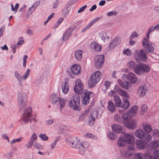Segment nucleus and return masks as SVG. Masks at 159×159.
<instances>
[{
  "mask_svg": "<svg viewBox=\"0 0 159 159\" xmlns=\"http://www.w3.org/2000/svg\"><path fill=\"white\" fill-rule=\"evenodd\" d=\"M148 141L147 140H137L135 142L136 148L139 149L146 148L148 146Z\"/></svg>",
  "mask_w": 159,
  "mask_h": 159,
  "instance_id": "9d476101",
  "label": "nucleus"
},
{
  "mask_svg": "<svg viewBox=\"0 0 159 159\" xmlns=\"http://www.w3.org/2000/svg\"><path fill=\"white\" fill-rule=\"evenodd\" d=\"M153 136L155 137H159V130L157 129H154L152 131Z\"/></svg>",
  "mask_w": 159,
  "mask_h": 159,
  "instance_id": "3c124183",
  "label": "nucleus"
},
{
  "mask_svg": "<svg viewBox=\"0 0 159 159\" xmlns=\"http://www.w3.org/2000/svg\"><path fill=\"white\" fill-rule=\"evenodd\" d=\"M30 69H27L26 72L25 73L24 76H23V79L24 80H25L27 78L29 75L30 74Z\"/></svg>",
  "mask_w": 159,
  "mask_h": 159,
  "instance_id": "5fc2aeb1",
  "label": "nucleus"
},
{
  "mask_svg": "<svg viewBox=\"0 0 159 159\" xmlns=\"http://www.w3.org/2000/svg\"><path fill=\"white\" fill-rule=\"evenodd\" d=\"M21 140V138H20L18 139H13L12 141L11 142V144H12V143H15L16 142H19Z\"/></svg>",
  "mask_w": 159,
  "mask_h": 159,
  "instance_id": "0e129e2a",
  "label": "nucleus"
},
{
  "mask_svg": "<svg viewBox=\"0 0 159 159\" xmlns=\"http://www.w3.org/2000/svg\"><path fill=\"white\" fill-rule=\"evenodd\" d=\"M52 99L53 100L52 101V102L53 103H56L57 101L59 100V97L58 98L57 96L55 93L52 94Z\"/></svg>",
  "mask_w": 159,
  "mask_h": 159,
  "instance_id": "49530a36",
  "label": "nucleus"
},
{
  "mask_svg": "<svg viewBox=\"0 0 159 159\" xmlns=\"http://www.w3.org/2000/svg\"><path fill=\"white\" fill-rule=\"evenodd\" d=\"M126 77L127 80L130 81L132 84L135 83L137 79L136 75L132 72L126 75Z\"/></svg>",
  "mask_w": 159,
  "mask_h": 159,
  "instance_id": "aec40b11",
  "label": "nucleus"
},
{
  "mask_svg": "<svg viewBox=\"0 0 159 159\" xmlns=\"http://www.w3.org/2000/svg\"><path fill=\"white\" fill-rule=\"evenodd\" d=\"M27 96L24 93H20L17 96V101L20 110H24L26 105Z\"/></svg>",
  "mask_w": 159,
  "mask_h": 159,
  "instance_id": "39448f33",
  "label": "nucleus"
},
{
  "mask_svg": "<svg viewBox=\"0 0 159 159\" xmlns=\"http://www.w3.org/2000/svg\"><path fill=\"white\" fill-rule=\"evenodd\" d=\"M148 90L146 86L144 85L140 86L138 90L139 93H140L141 96H143L148 92Z\"/></svg>",
  "mask_w": 159,
  "mask_h": 159,
  "instance_id": "5701e85b",
  "label": "nucleus"
},
{
  "mask_svg": "<svg viewBox=\"0 0 159 159\" xmlns=\"http://www.w3.org/2000/svg\"><path fill=\"white\" fill-rule=\"evenodd\" d=\"M39 136L42 140L43 141H47L48 139V137L45 134H40L39 135Z\"/></svg>",
  "mask_w": 159,
  "mask_h": 159,
  "instance_id": "37998d69",
  "label": "nucleus"
},
{
  "mask_svg": "<svg viewBox=\"0 0 159 159\" xmlns=\"http://www.w3.org/2000/svg\"><path fill=\"white\" fill-rule=\"evenodd\" d=\"M91 26L90 24H89L87 25H86L85 27H84L81 30V32H84L85 31H86L87 30L89 29Z\"/></svg>",
  "mask_w": 159,
  "mask_h": 159,
  "instance_id": "4d7b16f0",
  "label": "nucleus"
},
{
  "mask_svg": "<svg viewBox=\"0 0 159 159\" xmlns=\"http://www.w3.org/2000/svg\"><path fill=\"white\" fill-rule=\"evenodd\" d=\"M11 48H12V51H13L14 54L16 52V48H18L17 45L16 44L11 46Z\"/></svg>",
  "mask_w": 159,
  "mask_h": 159,
  "instance_id": "69168bd1",
  "label": "nucleus"
},
{
  "mask_svg": "<svg viewBox=\"0 0 159 159\" xmlns=\"http://www.w3.org/2000/svg\"><path fill=\"white\" fill-rule=\"evenodd\" d=\"M137 64L133 61H131L127 63V66L129 67V69H132L133 68L134 69V68L137 65Z\"/></svg>",
  "mask_w": 159,
  "mask_h": 159,
  "instance_id": "58836bf2",
  "label": "nucleus"
},
{
  "mask_svg": "<svg viewBox=\"0 0 159 159\" xmlns=\"http://www.w3.org/2000/svg\"><path fill=\"white\" fill-rule=\"evenodd\" d=\"M148 146L151 149H154L159 146V140H155L149 143Z\"/></svg>",
  "mask_w": 159,
  "mask_h": 159,
  "instance_id": "c756f323",
  "label": "nucleus"
},
{
  "mask_svg": "<svg viewBox=\"0 0 159 159\" xmlns=\"http://www.w3.org/2000/svg\"><path fill=\"white\" fill-rule=\"evenodd\" d=\"M123 136L119 138L118 141V145L119 147L125 146L127 144L130 146L134 144V139L131 134L126 133H123Z\"/></svg>",
  "mask_w": 159,
  "mask_h": 159,
  "instance_id": "f257e3e1",
  "label": "nucleus"
},
{
  "mask_svg": "<svg viewBox=\"0 0 159 159\" xmlns=\"http://www.w3.org/2000/svg\"><path fill=\"white\" fill-rule=\"evenodd\" d=\"M116 93L117 92L116 91H114L113 90H111L108 93V94L110 97H113L114 95L115 96V94H116Z\"/></svg>",
  "mask_w": 159,
  "mask_h": 159,
  "instance_id": "774afa93",
  "label": "nucleus"
},
{
  "mask_svg": "<svg viewBox=\"0 0 159 159\" xmlns=\"http://www.w3.org/2000/svg\"><path fill=\"white\" fill-rule=\"evenodd\" d=\"M61 89L63 93L64 94H66L69 89V84L68 82H65L62 83Z\"/></svg>",
  "mask_w": 159,
  "mask_h": 159,
  "instance_id": "bb28decb",
  "label": "nucleus"
},
{
  "mask_svg": "<svg viewBox=\"0 0 159 159\" xmlns=\"http://www.w3.org/2000/svg\"><path fill=\"white\" fill-rule=\"evenodd\" d=\"M73 30L72 28H70L66 30L62 37L63 40L66 41L67 39L68 36L71 34Z\"/></svg>",
  "mask_w": 159,
  "mask_h": 159,
  "instance_id": "c85d7f7f",
  "label": "nucleus"
},
{
  "mask_svg": "<svg viewBox=\"0 0 159 159\" xmlns=\"http://www.w3.org/2000/svg\"><path fill=\"white\" fill-rule=\"evenodd\" d=\"M71 71L74 75H77L80 73V66L76 64H74L70 67Z\"/></svg>",
  "mask_w": 159,
  "mask_h": 159,
  "instance_id": "412c9836",
  "label": "nucleus"
},
{
  "mask_svg": "<svg viewBox=\"0 0 159 159\" xmlns=\"http://www.w3.org/2000/svg\"><path fill=\"white\" fill-rule=\"evenodd\" d=\"M66 100L61 98L59 97V104L60 105V110H62L65 106Z\"/></svg>",
  "mask_w": 159,
  "mask_h": 159,
  "instance_id": "f704fd0d",
  "label": "nucleus"
},
{
  "mask_svg": "<svg viewBox=\"0 0 159 159\" xmlns=\"http://www.w3.org/2000/svg\"><path fill=\"white\" fill-rule=\"evenodd\" d=\"M95 119L93 118L90 117L89 120V123L90 126H92L95 123Z\"/></svg>",
  "mask_w": 159,
  "mask_h": 159,
  "instance_id": "8fccbe9b",
  "label": "nucleus"
},
{
  "mask_svg": "<svg viewBox=\"0 0 159 159\" xmlns=\"http://www.w3.org/2000/svg\"><path fill=\"white\" fill-rule=\"evenodd\" d=\"M113 131L116 133H122L123 129L122 127L119 125L113 124L111 126Z\"/></svg>",
  "mask_w": 159,
  "mask_h": 159,
  "instance_id": "4be33fe9",
  "label": "nucleus"
},
{
  "mask_svg": "<svg viewBox=\"0 0 159 159\" xmlns=\"http://www.w3.org/2000/svg\"><path fill=\"white\" fill-rule=\"evenodd\" d=\"M124 125L129 129H133L136 128L137 125V120L134 119L131 121H125Z\"/></svg>",
  "mask_w": 159,
  "mask_h": 159,
  "instance_id": "f3484780",
  "label": "nucleus"
},
{
  "mask_svg": "<svg viewBox=\"0 0 159 159\" xmlns=\"http://www.w3.org/2000/svg\"><path fill=\"white\" fill-rule=\"evenodd\" d=\"M91 48L97 52L100 51L102 48L100 44L96 43H92Z\"/></svg>",
  "mask_w": 159,
  "mask_h": 159,
  "instance_id": "2f4dec72",
  "label": "nucleus"
},
{
  "mask_svg": "<svg viewBox=\"0 0 159 159\" xmlns=\"http://www.w3.org/2000/svg\"><path fill=\"white\" fill-rule=\"evenodd\" d=\"M123 53L126 54L127 56H130L131 54V52L129 48H127L124 50L123 52Z\"/></svg>",
  "mask_w": 159,
  "mask_h": 159,
  "instance_id": "13d9d810",
  "label": "nucleus"
},
{
  "mask_svg": "<svg viewBox=\"0 0 159 159\" xmlns=\"http://www.w3.org/2000/svg\"><path fill=\"white\" fill-rule=\"evenodd\" d=\"M115 105L113 102L111 101H109L108 102L107 108L108 110L114 113L116 111Z\"/></svg>",
  "mask_w": 159,
  "mask_h": 159,
  "instance_id": "cd10ccee",
  "label": "nucleus"
},
{
  "mask_svg": "<svg viewBox=\"0 0 159 159\" xmlns=\"http://www.w3.org/2000/svg\"><path fill=\"white\" fill-rule=\"evenodd\" d=\"M83 51L82 50H78L76 51L75 53V58L78 60H80L82 58V54Z\"/></svg>",
  "mask_w": 159,
  "mask_h": 159,
  "instance_id": "72a5a7b5",
  "label": "nucleus"
},
{
  "mask_svg": "<svg viewBox=\"0 0 159 159\" xmlns=\"http://www.w3.org/2000/svg\"><path fill=\"white\" fill-rule=\"evenodd\" d=\"M15 75L18 81H21L22 79H23V76L20 75L17 71H15Z\"/></svg>",
  "mask_w": 159,
  "mask_h": 159,
  "instance_id": "c03bdc74",
  "label": "nucleus"
},
{
  "mask_svg": "<svg viewBox=\"0 0 159 159\" xmlns=\"http://www.w3.org/2000/svg\"><path fill=\"white\" fill-rule=\"evenodd\" d=\"M33 143H34L30 141L27 144L25 145V146L28 149L30 148L31 147L32 145L33 144Z\"/></svg>",
  "mask_w": 159,
  "mask_h": 159,
  "instance_id": "680f3d73",
  "label": "nucleus"
},
{
  "mask_svg": "<svg viewBox=\"0 0 159 159\" xmlns=\"http://www.w3.org/2000/svg\"><path fill=\"white\" fill-rule=\"evenodd\" d=\"M143 128L145 133H148L152 130L151 126L148 124L143 125Z\"/></svg>",
  "mask_w": 159,
  "mask_h": 159,
  "instance_id": "e433bc0d",
  "label": "nucleus"
},
{
  "mask_svg": "<svg viewBox=\"0 0 159 159\" xmlns=\"http://www.w3.org/2000/svg\"><path fill=\"white\" fill-rule=\"evenodd\" d=\"M117 12L116 11H111L107 13V15L108 16H110L113 15L115 16L117 14Z\"/></svg>",
  "mask_w": 159,
  "mask_h": 159,
  "instance_id": "bf43d9fd",
  "label": "nucleus"
},
{
  "mask_svg": "<svg viewBox=\"0 0 159 159\" xmlns=\"http://www.w3.org/2000/svg\"><path fill=\"white\" fill-rule=\"evenodd\" d=\"M85 148H84L80 147V145L79 146V153L81 155H83L85 151Z\"/></svg>",
  "mask_w": 159,
  "mask_h": 159,
  "instance_id": "603ef678",
  "label": "nucleus"
},
{
  "mask_svg": "<svg viewBox=\"0 0 159 159\" xmlns=\"http://www.w3.org/2000/svg\"><path fill=\"white\" fill-rule=\"evenodd\" d=\"M34 147L38 149H41L42 148V146L37 142H35L34 145Z\"/></svg>",
  "mask_w": 159,
  "mask_h": 159,
  "instance_id": "864d4df0",
  "label": "nucleus"
},
{
  "mask_svg": "<svg viewBox=\"0 0 159 159\" xmlns=\"http://www.w3.org/2000/svg\"><path fill=\"white\" fill-rule=\"evenodd\" d=\"M138 36V33L135 31H134L133 32V33H132L130 38L133 39V38L135 37H137Z\"/></svg>",
  "mask_w": 159,
  "mask_h": 159,
  "instance_id": "e2e57ef3",
  "label": "nucleus"
},
{
  "mask_svg": "<svg viewBox=\"0 0 159 159\" xmlns=\"http://www.w3.org/2000/svg\"><path fill=\"white\" fill-rule=\"evenodd\" d=\"M118 82L121 87L125 89H129L130 87V84L128 81H122L121 80H118Z\"/></svg>",
  "mask_w": 159,
  "mask_h": 159,
  "instance_id": "a878e982",
  "label": "nucleus"
},
{
  "mask_svg": "<svg viewBox=\"0 0 159 159\" xmlns=\"http://www.w3.org/2000/svg\"><path fill=\"white\" fill-rule=\"evenodd\" d=\"M94 93L91 91H89L87 90L82 91L80 97L82 99V102L84 105H87L90 102V96L93 95Z\"/></svg>",
  "mask_w": 159,
  "mask_h": 159,
  "instance_id": "0eeeda50",
  "label": "nucleus"
},
{
  "mask_svg": "<svg viewBox=\"0 0 159 159\" xmlns=\"http://www.w3.org/2000/svg\"><path fill=\"white\" fill-rule=\"evenodd\" d=\"M101 72L99 71L93 73L91 76L88 81V86L90 88L94 87L101 79L100 75Z\"/></svg>",
  "mask_w": 159,
  "mask_h": 159,
  "instance_id": "20e7f679",
  "label": "nucleus"
},
{
  "mask_svg": "<svg viewBox=\"0 0 159 159\" xmlns=\"http://www.w3.org/2000/svg\"><path fill=\"white\" fill-rule=\"evenodd\" d=\"M138 111V107L137 106H134L131 107L129 109V111L128 113L132 117L134 116H135Z\"/></svg>",
  "mask_w": 159,
  "mask_h": 159,
  "instance_id": "393cba45",
  "label": "nucleus"
},
{
  "mask_svg": "<svg viewBox=\"0 0 159 159\" xmlns=\"http://www.w3.org/2000/svg\"><path fill=\"white\" fill-rule=\"evenodd\" d=\"M37 137L36 134L34 132L31 136L30 141L34 143V141L37 140Z\"/></svg>",
  "mask_w": 159,
  "mask_h": 159,
  "instance_id": "09e8293b",
  "label": "nucleus"
},
{
  "mask_svg": "<svg viewBox=\"0 0 159 159\" xmlns=\"http://www.w3.org/2000/svg\"><path fill=\"white\" fill-rule=\"evenodd\" d=\"M72 100H72H70L68 102V103L69 106L71 107H72L74 110H80V96L78 95H75L73 96Z\"/></svg>",
  "mask_w": 159,
  "mask_h": 159,
  "instance_id": "423d86ee",
  "label": "nucleus"
},
{
  "mask_svg": "<svg viewBox=\"0 0 159 159\" xmlns=\"http://www.w3.org/2000/svg\"><path fill=\"white\" fill-rule=\"evenodd\" d=\"M77 139L74 137H69L66 139V143L73 148H77Z\"/></svg>",
  "mask_w": 159,
  "mask_h": 159,
  "instance_id": "4468645a",
  "label": "nucleus"
},
{
  "mask_svg": "<svg viewBox=\"0 0 159 159\" xmlns=\"http://www.w3.org/2000/svg\"><path fill=\"white\" fill-rule=\"evenodd\" d=\"M99 19L100 18L99 17H97L92 20L89 24H90L92 26V25L94 24L96 21H98Z\"/></svg>",
  "mask_w": 159,
  "mask_h": 159,
  "instance_id": "052dcab7",
  "label": "nucleus"
},
{
  "mask_svg": "<svg viewBox=\"0 0 159 159\" xmlns=\"http://www.w3.org/2000/svg\"><path fill=\"white\" fill-rule=\"evenodd\" d=\"M136 53H137V52H136ZM146 53L145 51L143 49L140 50L138 53H136V56L135 55V57L136 60L137 61V57L138 58L139 57L142 61H146L147 59L146 55Z\"/></svg>",
  "mask_w": 159,
  "mask_h": 159,
  "instance_id": "dca6fc26",
  "label": "nucleus"
},
{
  "mask_svg": "<svg viewBox=\"0 0 159 159\" xmlns=\"http://www.w3.org/2000/svg\"><path fill=\"white\" fill-rule=\"evenodd\" d=\"M114 120L119 123H121L122 118L120 117L118 114L115 115L114 117Z\"/></svg>",
  "mask_w": 159,
  "mask_h": 159,
  "instance_id": "a18cd8bd",
  "label": "nucleus"
},
{
  "mask_svg": "<svg viewBox=\"0 0 159 159\" xmlns=\"http://www.w3.org/2000/svg\"><path fill=\"white\" fill-rule=\"evenodd\" d=\"M101 38L103 40H104L106 39H108L109 38V37L107 35L106 32H104L102 34Z\"/></svg>",
  "mask_w": 159,
  "mask_h": 159,
  "instance_id": "6e6d98bb",
  "label": "nucleus"
},
{
  "mask_svg": "<svg viewBox=\"0 0 159 159\" xmlns=\"http://www.w3.org/2000/svg\"><path fill=\"white\" fill-rule=\"evenodd\" d=\"M122 122L124 123L125 121H128L129 120L132 118V117L130 116V115L128 112L125 113L123 115L122 117Z\"/></svg>",
  "mask_w": 159,
  "mask_h": 159,
  "instance_id": "473e14b6",
  "label": "nucleus"
},
{
  "mask_svg": "<svg viewBox=\"0 0 159 159\" xmlns=\"http://www.w3.org/2000/svg\"><path fill=\"white\" fill-rule=\"evenodd\" d=\"M143 46L144 48V49L147 53H148L152 52L154 50V47L152 45L149 43H143Z\"/></svg>",
  "mask_w": 159,
  "mask_h": 159,
  "instance_id": "6ab92c4d",
  "label": "nucleus"
},
{
  "mask_svg": "<svg viewBox=\"0 0 159 159\" xmlns=\"http://www.w3.org/2000/svg\"><path fill=\"white\" fill-rule=\"evenodd\" d=\"M89 113V111L87 110H85L79 116L78 121H81L84 120V119L87 116V115Z\"/></svg>",
  "mask_w": 159,
  "mask_h": 159,
  "instance_id": "c9c22d12",
  "label": "nucleus"
},
{
  "mask_svg": "<svg viewBox=\"0 0 159 159\" xmlns=\"http://www.w3.org/2000/svg\"><path fill=\"white\" fill-rule=\"evenodd\" d=\"M147 159H159V149L155 150L153 153V157L152 156L151 153L147 151Z\"/></svg>",
  "mask_w": 159,
  "mask_h": 159,
  "instance_id": "a211bd4d",
  "label": "nucleus"
},
{
  "mask_svg": "<svg viewBox=\"0 0 159 159\" xmlns=\"http://www.w3.org/2000/svg\"><path fill=\"white\" fill-rule=\"evenodd\" d=\"M108 137L111 140L115 139L116 137V135L113 132H109L107 135Z\"/></svg>",
  "mask_w": 159,
  "mask_h": 159,
  "instance_id": "79ce46f5",
  "label": "nucleus"
},
{
  "mask_svg": "<svg viewBox=\"0 0 159 159\" xmlns=\"http://www.w3.org/2000/svg\"><path fill=\"white\" fill-rule=\"evenodd\" d=\"M118 41L117 39L115 38L113 39L109 45V48L111 49H113V48L116 45Z\"/></svg>",
  "mask_w": 159,
  "mask_h": 159,
  "instance_id": "ea45409f",
  "label": "nucleus"
},
{
  "mask_svg": "<svg viewBox=\"0 0 159 159\" xmlns=\"http://www.w3.org/2000/svg\"><path fill=\"white\" fill-rule=\"evenodd\" d=\"M134 134L135 136L139 139L150 140L152 139V137L149 134L145 133L141 129L136 130Z\"/></svg>",
  "mask_w": 159,
  "mask_h": 159,
  "instance_id": "6e6552de",
  "label": "nucleus"
},
{
  "mask_svg": "<svg viewBox=\"0 0 159 159\" xmlns=\"http://www.w3.org/2000/svg\"><path fill=\"white\" fill-rule=\"evenodd\" d=\"M34 7V6H32L28 10V12L30 14L32 13L34 10L35 9Z\"/></svg>",
  "mask_w": 159,
  "mask_h": 159,
  "instance_id": "338daca9",
  "label": "nucleus"
},
{
  "mask_svg": "<svg viewBox=\"0 0 159 159\" xmlns=\"http://www.w3.org/2000/svg\"><path fill=\"white\" fill-rule=\"evenodd\" d=\"M90 114L91 117L94 118L99 119L101 116V114L98 115V111L96 109L91 110Z\"/></svg>",
  "mask_w": 159,
  "mask_h": 159,
  "instance_id": "7c9ffc66",
  "label": "nucleus"
},
{
  "mask_svg": "<svg viewBox=\"0 0 159 159\" xmlns=\"http://www.w3.org/2000/svg\"><path fill=\"white\" fill-rule=\"evenodd\" d=\"M95 66L98 68H101L103 66L104 62V55H97L94 58Z\"/></svg>",
  "mask_w": 159,
  "mask_h": 159,
  "instance_id": "9b49d317",
  "label": "nucleus"
},
{
  "mask_svg": "<svg viewBox=\"0 0 159 159\" xmlns=\"http://www.w3.org/2000/svg\"><path fill=\"white\" fill-rule=\"evenodd\" d=\"M134 149V144L129 146L127 151L123 153V159H130L132 158L131 157L133 155L132 151Z\"/></svg>",
  "mask_w": 159,
  "mask_h": 159,
  "instance_id": "f8f14e48",
  "label": "nucleus"
},
{
  "mask_svg": "<svg viewBox=\"0 0 159 159\" xmlns=\"http://www.w3.org/2000/svg\"><path fill=\"white\" fill-rule=\"evenodd\" d=\"M148 109V107L147 105L145 104L143 105L141 108V112L142 114H144L145 113L147 112Z\"/></svg>",
  "mask_w": 159,
  "mask_h": 159,
  "instance_id": "de8ad7c7",
  "label": "nucleus"
},
{
  "mask_svg": "<svg viewBox=\"0 0 159 159\" xmlns=\"http://www.w3.org/2000/svg\"><path fill=\"white\" fill-rule=\"evenodd\" d=\"M70 10V8L66 6L64 8L62 11V13L64 15V16L65 17L68 16L69 14V11Z\"/></svg>",
  "mask_w": 159,
  "mask_h": 159,
  "instance_id": "a19ab883",
  "label": "nucleus"
},
{
  "mask_svg": "<svg viewBox=\"0 0 159 159\" xmlns=\"http://www.w3.org/2000/svg\"><path fill=\"white\" fill-rule=\"evenodd\" d=\"M32 112L31 108L29 107L26 109L22 115V120L25 123H27L30 121V117Z\"/></svg>",
  "mask_w": 159,
  "mask_h": 159,
  "instance_id": "1a4fd4ad",
  "label": "nucleus"
},
{
  "mask_svg": "<svg viewBox=\"0 0 159 159\" xmlns=\"http://www.w3.org/2000/svg\"><path fill=\"white\" fill-rule=\"evenodd\" d=\"M83 84L81 80L78 79L76 81L75 85L74 87V91L77 93H80L83 89Z\"/></svg>",
  "mask_w": 159,
  "mask_h": 159,
  "instance_id": "2eb2a0df",
  "label": "nucleus"
},
{
  "mask_svg": "<svg viewBox=\"0 0 159 159\" xmlns=\"http://www.w3.org/2000/svg\"><path fill=\"white\" fill-rule=\"evenodd\" d=\"M150 70L149 66L143 63L137 64L134 69V72L139 75L146 74L149 72Z\"/></svg>",
  "mask_w": 159,
  "mask_h": 159,
  "instance_id": "7ed1b4c3",
  "label": "nucleus"
},
{
  "mask_svg": "<svg viewBox=\"0 0 159 159\" xmlns=\"http://www.w3.org/2000/svg\"><path fill=\"white\" fill-rule=\"evenodd\" d=\"M114 101L116 107L122 108V110H119V111L120 113H122L124 111L128 109L129 107L130 103L128 100L126 98H124L123 103H122L118 95H115Z\"/></svg>",
  "mask_w": 159,
  "mask_h": 159,
  "instance_id": "f03ea898",
  "label": "nucleus"
},
{
  "mask_svg": "<svg viewBox=\"0 0 159 159\" xmlns=\"http://www.w3.org/2000/svg\"><path fill=\"white\" fill-rule=\"evenodd\" d=\"M114 90L120 95L127 98H129V94L125 90L121 89L118 85H116L115 86Z\"/></svg>",
  "mask_w": 159,
  "mask_h": 159,
  "instance_id": "ddd939ff",
  "label": "nucleus"
},
{
  "mask_svg": "<svg viewBox=\"0 0 159 159\" xmlns=\"http://www.w3.org/2000/svg\"><path fill=\"white\" fill-rule=\"evenodd\" d=\"M80 147L84 148L85 149L87 148L90 145V143L88 141H84L83 142L80 143Z\"/></svg>",
  "mask_w": 159,
  "mask_h": 159,
  "instance_id": "4c0bfd02",
  "label": "nucleus"
},
{
  "mask_svg": "<svg viewBox=\"0 0 159 159\" xmlns=\"http://www.w3.org/2000/svg\"><path fill=\"white\" fill-rule=\"evenodd\" d=\"M138 111V107L137 106H134L131 107L129 109V111L128 113L132 117L134 116H135Z\"/></svg>",
  "mask_w": 159,
  "mask_h": 159,
  "instance_id": "b1692460",
  "label": "nucleus"
}]
</instances>
